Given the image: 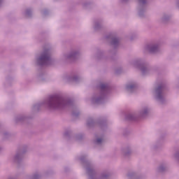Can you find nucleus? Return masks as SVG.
<instances>
[{
    "instance_id": "nucleus-1",
    "label": "nucleus",
    "mask_w": 179,
    "mask_h": 179,
    "mask_svg": "<svg viewBox=\"0 0 179 179\" xmlns=\"http://www.w3.org/2000/svg\"><path fill=\"white\" fill-rule=\"evenodd\" d=\"M70 106H73V101L71 99L61 94H53L46 100L35 104L33 108L34 111H40L41 108L46 107L50 111H55V110H64Z\"/></svg>"
},
{
    "instance_id": "nucleus-2",
    "label": "nucleus",
    "mask_w": 179,
    "mask_h": 179,
    "mask_svg": "<svg viewBox=\"0 0 179 179\" xmlns=\"http://www.w3.org/2000/svg\"><path fill=\"white\" fill-rule=\"evenodd\" d=\"M99 93L95 94L92 99L93 104H103L107 101L108 93L111 92V87L107 83H101L98 86Z\"/></svg>"
},
{
    "instance_id": "nucleus-3",
    "label": "nucleus",
    "mask_w": 179,
    "mask_h": 179,
    "mask_svg": "<svg viewBox=\"0 0 179 179\" xmlns=\"http://www.w3.org/2000/svg\"><path fill=\"white\" fill-rule=\"evenodd\" d=\"M80 162H81L83 167L86 170V173L88 176V179H98L99 176L94 170V166L92 163L86 159V155H82L80 159Z\"/></svg>"
},
{
    "instance_id": "nucleus-4",
    "label": "nucleus",
    "mask_w": 179,
    "mask_h": 179,
    "mask_svg": "<svg viewBox=\"0 0 179 179\" xmlns=\"http://www.w3.org/2000/svg\"><path fill=\"white\" fill-rule=\"evenodd\" d=\"M36 64L39 66H48L52 64L51 58V50L50 49H44L40 56L36 58Z\"/></svg>"
},
{
    "instance_id": "nucleus-5",
    "label": "nucleus",
    "mask_w": 179,
    "mask_h": 179,
    "mask_svg": "<svg viewBox=\"0 0 179 179\" xmlns=\"http://www.w3.org/2000/svg\"><path fill=\"white\" fill-rule=\"evenodd\" d=\"M133 64L136 68L140 69L143 76L149 75V73H150V66L148 62L142 59H136L133 62Z\"/></svg>"
},
{
    "instance_id": "nucleus-6",
    "label": "nucleus",
    "mask_w": 179,
    "mask_h": 179,
    "mask_svg": "<svg viewBox=\"0 0 179 179\" xmlns=\"http://www.w3.org/2000/svg\"><path fill=\"white\" fill-rule=\"evenodd\" d=\"M165 90H166V85L164 84L159 85L157 87L155 88V99L159 103H161V104H164V102L166 101V99L163 96V94L164 93Z\"/></svg>"
},
{
    "instance_id": "nucleus-7",
    "label": "nucleus",
    "mask_w": 179,
    "mask_h": 179,
    "mask_svg": "<svg viewBox=\"0 0 179 179\" xmlns=\"http://www.w3.org/2000/svg\"><path fill=\"white\" fill-rule=\"evenodd\" d=\"M106 39L108 41L112 47L115 50L117 49L118 45H120V38L117 37V35L114 34H110L106 36Z\"/></svg>"
},
{
    "instance_id": "nucleus-8",
    "label": "nucleus",
    "mask_w": 179,
    "mask_h": 179,
    "mask_svg": "<svg viewBox=\"0 0 179 179\" xmlns=\"http://www.w3.org/2000/svg\"><path fill=\"white\" fill-rule=\"evenodd\" d=\"M138 2V16L143 17L144 13L146 12V8L148 6V0H137Z\"/></svg>"
},
{
    "instance_id": "nucleus-9",
    "label": "nucleus",
    "mask_w": 179,
    "mask_h": 179,
    "mask_svg": "<svg viewBox=\"0 0 179 179\" xmlns=\"http://www.w3.org/2000/svg\"><path fill=\"white\" fill-rule=\"evenodd\" d=\"M25 153L26 149L20 150V151H18L13 157L14 163H16L17 164H20V163H22V161L23 160V155Z\"/></svg>"
},
{
    "instance_id": "nucleus-10",
    "label": "nucleus",
    "mask_w": 179,
    "mask_h": 179,
    "mask_svg": "<svg viewBox=\"0 0 179 179\" xmlns=\"http://www.w3.org/2000/svg\"><path fill=\"white\" fill-rule=\"evenodd\" d=\"M79 55H80L79 51L73 50L69 55H64V57L68 61H71V62H74V61H76V59L79 58Z\"/></svg>"
},
{
    "instance_id": "nucleus-11",
    "label": "nucleus",
    "mask_w": 179,
    "mask_h": 179,
    "mask_svg": "<svg viewBox=\"0 0 179 179\" xmlns=\"http://www.w3.org/2000/svg\"><path fill=\"white\" fill-rule=\"evenodd\" d=\"M147 50L151 54H155V52H159V45L157 44L148 45L147 46Z\"/></svg>"
},
{
    "instance_id": "nucleus-12",
    "label": "nucleus",
    "mask_w": 179,
    "mask_h": 179,
    "mask_svg": "<svg viewBox=\"0 0 179 179\" xmlns=\"http://www.w3.org/2000/svg\"><path fill=\"white\" fill-rule=\"evenodd\" d=\"M136 89H138V85L136 83L127 84L126 85V90L129 93H134Z\"/></svg>"
},
{
    "instance_id": "nucleus-13",
    "label": "nucleus",
    "mask_w": 179,
    "mask_h": 179,
    "mask_svg": "<svg viewBox=\"0 0 179 179\" xmlns=\"http://www.w3.org/2000/svg\"><path fill=\"white\" fill-rule=\"evenodd\" d=\"M127 177L129 179H143L142 176H136V173L134 172H130L127 174Z\"/></svg>"
},
{
    "instance_id": "nucleus-14",
    "label": "nucleus",
    "mask_w": 179,
    "mask_h": 179,
    "mask_svg": "<svg viewBox=\"0 0 179 179\" xmlns=\"http://www.w3.org/2000/svg\"><path fill=\"white\" fill-rule=\"evenodd\" d=\"M41 175H40L38 172H36L33 175L27 176L25 179H41Z\"/></svg>"
},
{
    "instance_id": "nucleus-15",
    "label": "nucleus",
    "mask_w": 179,
    "mask_h": 179,
    "mask_svg": "<svg viewBox=\"0 0 179 179\" xmlns=\"http://www.w3.org/2000/svg\"><path fill=\"white\" fill-rule=\"evenodd\" d=\"M98 125L101 128V129H104V128L107 127V120L101 119L97 122Z\"/></svg>"
},
{
    "instance_id": "nucleus-16",
    "label": "nucleus",
    "mask_w": 179,
    "mask_h": 179,
    "mask_svg": "<svg viewBox=\"0 0 179 179\" xmlns=\"http://www.w3.org/2000/svg\"><path fill=\"white\" fill-rule=\"evenodd\" d=\"M125 119L127 121H136V116H135L134 114L129 113L126 115Z\"/></svg>"
},
{
    "instance_id": "nucleus-17",
    "label": "nucleus",
    "mask_w": 179,
    "mask_h": 179,
    "mask_svg": "<svg viewBox=\"0 0 179 179\" xmlns=\"http://www.w3.org/2000/svg\"><path fill=\"white\" fill-rule=\"evenodd\" d=\"M87 125L89 128H92V127H94V125H96V122L94 121L92 117H89L87 120Z\"/></svg>"
},
{
    "instance_id": "nucleus-18",
    "label": "nucleus",
    "mask_w": 179,
    "mask_h": 179,
    "mask_svg": "<svg viewBox=\"0 0 179 179\" xmlns=\"http://www.w3.org/2000/svg\"><path fill=\"white\" fill-rule=\"evenodd\" d=\"M122 153L124 157H128V156L131 155V148H129V147L124 148L122 150Z\"/></svg>"
},
{
    "instance_id": "nucleus-19",
    "label": "nucleus",
    "mask_w": 179,
    "mask_h": 179,
    "mask_svg": "<svg viewBox=\"0 0 179 179\" xmlns=\"http://www.w3.org/2000/svg\"><path fill=\"white\" fill-rule=\"evenodd\" d=\"M149 113V109L148 108H144L142 110L140 111V117L144 118L146 117Z\"/></svg>"
},
{
    "instance_id": "nucleus-20",
    "label": "nucleus",
    "mask_w": 179,
    "mask_h": 179,
    "mask_svg": "<svg viewBox=\"0 0 179 179\" xmlns=\"http://www.w3.org/2000/svg\"><path fill=\"white\" fill-rule=\"evenodd\" d=\"M94 29L96 31H97V30H100V29H101V21H95Z\"/></svg>"
},
{
    "instance_id": "nucleus-21",
    "label": "nucleus",
    "mask_w": 179,
    "mask_h": 179,
    "mask_svg": "<svg viewBox=\"0 0 179 179\" xmlns=\"http://www.w3.org/2000/svg\"><path fill=\"white\" fill-rule=\"evenodd\" d=\"M26 120V117L23 115H18L15 117V122H23Z\"/></svg>"
},
{
    "instance_id": "nucleus-22",
    "label": "nucleus",
    "mask_w": 179,
    "mask_h": 179,
    "mask_svg": "<svg viewBox=\"0 0 179 179\" xmlns=\"http://www.w3.org/2000/svg\"><path fill=\"white\" fill-rule=\"evenodd\" d=\"M167 171V166L165 165H161L158 168V172L159 173H166Z\"/></svg>"
},
{
    "instance_id": "nucleus-23",
    "label": "nucleus",
    "mask_w": 179,
    "mask_h": 179,
    "mask_svg": "<svg viewBox=\"0 0 179 179\" xmlns=\"http://www.w3.org/2000/svg\"><path fill=\"white\" fill-rule=\"evenodd\" d=\"M70 80H72V82H75L76 83H79V82H80V78L79 76H74L70 78Z\"/></svg>"
},
{
    "instance_id": "nucleus-24",
    "label": "nucleus",
    "mask_w": 179,
    "mask_h": 179,
    "mask_svg": "<svg viewBox=\"0 0 179 179\" xmlns=\"http://www.w3.org/2000/svg\"><path fill=\"white\" fill-rule=\"evenodd\" d=\"M99 179H108L110 178V173H102L101 176L99 178Z\"/></svg>"
},
{
    "instance_id": "nucleus-25",
    "label": "nucleus",
    "mask_w": 179,
    "mask_h": 179,
    "mask_svg": "<svg viewBox=\"0 0 179 179\" xmlns=\"http://www.w3.org/2000/svg\"><path fill=\"white\" fill-rule=\"evenodd\" d=\"M173 157H175L176 160L179 162V148L175 149V153L173 155Z\"/></svg>"
},
{
    "instance_id": "nucleus-26",
    "label": "nucleus",
    "mask_w": 179,
    "mask_h": 179,
    "mask_svg": "<svg viewBox=\"0 0 179 179\" xmlns=\"http://www.w3.org/2000/svg\"><path fill=\"white\" fill-rule=\"evenodd\" d=\"M94 142L95 145H102V143L104 142V139L98 138Z\"/></svg>"
},
{
    "instance_id": "nucleus-27",
    "label": "nucleus",
    "mask_w": 179,
    "mask_h": 179,
    "mask_svg": "<svg viewBox=\"0 0 179 179\" xmlns=\"http://www.w3.org/2000/svg\"><path fill=\"white\" fill-rule=\"evenodd\" d=\"M31 13H32L31 9V8H28L25 11V16L27 17H31Z\"/></svg>"
},
{
    "instance_id": "nucleus-28",
    "label": "nucleus",
    "mask_w": 179,
    "mask_h": 179,
    "mask_svg": "<svg viewBox=\"0 0 179 179\" xmlns=\"http://www.w3.org/2000/svg\"><path fill=\"white\" fill-rule=\"evenodd\" d=\"M170 17H171V16L164 14L162 17V22H168V20H170Z\"/></svg>"
},
{
    "instance_id": "nucleus-29",
    "label": "nucleus",
    "mask_w": 179,
    "mask_h": 179,
    "mask_svg": "<svg viewBox=\"0 0 179 179\" xmlns=\"http://www.w3.org/2000/svg\"><path fill=\"white\" fill-rule=\"evenodd\" d=\"M80 114V113L79 112V110H73L72 113L73 117H79Z\"/></svg>"
},
{
    "instance_id": "nucleus-30",
    "label": "nucleus",
    "mask_w": 179,
    "mask_h": 179,
    "mask_svg": "<svg viewBox=\"0 0 179 179\" xmlns=\"http://www.w3.org/2000/svg\"><path fill=\"white\" fill-rule=\"evenodd\" d=\"M72 134V131H66L64 133L65 138H69L71 136V134Z\"/></svg>"
},
{
    "instance_id": "nucleus-31",
    "label": "nucleus",
    "mask_w": 179,
    "mask_h": 179,
    "mask_svg": "<svg viewBox=\"0 0 179 179\" xmlns=\"http://www.w3.org/2000/svg\"><path fill=\"white\" fill-rule=\"evenodd\" d=\"M83 138V134H78L76 136V139L77 141H82Z\"/></svg>"
},
{
    "instance_id": "nucleus-32",
    "label": "nucleus",
    "mask_w": 179,
    "mask_h": 179,
    "mask_svg": "<svg viewBox=\"0 0 179 179\" xmlns=\"http://www.w3.org/2000/svg\"><path fill=\"white\" fill-rule=\"evenodd\" d=\"M43 16H47V15H48V10L45 9L43 12Z\"/></svg>"
},
{
    "instance_id": "nucleus-33",
    "label": "nucleus",
    "mask_w": 179,
    "mask_h": 179,
    "mask_svg": "<svg viewBox=\"0 0 179 179\" xmlns=\"http://www.w3.org/2000/svg\"><path fill=\"white\" fill-rule=\"evenodd\" d=\"M3 136H4V138H8V136H9V134L8 132H4Z\"/></svg>"
},
{
    "instance_id": "nucleus-34",
    "label": "nucleus",
    "mask_w": 179,
    "mask_h": 179,
    "mask_svg": "<svg viewBox=\"0 0 179 179\" xmlns=\"http://www.w3.org/2000/svg\"><path fill=\"white\" fill-rule=\"evenodd\" d=\"M89 5H90V3H85L83 4V6H84V8H87V6H89Z\"/></svg>"
},
{
    "instance_id": "nucleus-35",
    "label": "nucleus",
    "mask_w": 179,
    "mask_h": 179,
    "mask_svg": "<svg viewBox=\"0 0 179 179\" xmlns=\"http://www.w3.org/2000/svg\"><path fill=\"white\" fill-rule=\"evenodd\" d=\"M121 73V70H116L115 71V73H117L118 75V73Z\"/></svg>"
},
{
    "instance_id": "nucleus-36",
    "label": "nucleus",
    "mask_w": 179,
    "mask_h": 179,
    "mask_svg": "<svg viewBox=\"0 0 179 179\" xmlns=\"http://www.w3.org/2000/svg\"><path fill=\"white\" fill-rule=\"evenodd\" d=\"M3 2V0H0V5H2Z\"/></svg>"
},
{
    "instance_id": "nucleus-37",
    "label": "nucleus",
    "mask_w": 179,
    "mask_h": 179,
    "mask_svg": "<svg viewBox=\"0 0 179 179\" xmlns=\"http://www.w3.org/2000/svg\"><path fill=\"white\" fill-rule=\"evenodd\" d=\"M99 55H100V57H102L103 52H99Z\"/></svg>"
},
{
    "instance_id": "nucleus-38",
    "label": "nucleus",
    "mask_w": 179,
    "mask_h": 179,
    "mask_svg": "<svg viewBox=\"0 0 179 179\" xmlns=\"http://www.w3.org/2000/svg\"><path fill=\"white\" fill-rule=\"evenodd\" d=\"M122 2H128V0H122Z\"/></svg>"
},
{
    "instance_id": "nucleus-39",
    "label": "nucleus",
    "mask_w": 179,
    "mask_h": 179,
    "mask_svg": "<svg viewBox=\"0 0 179 179\" xmlns=\"http://www.w3.org/2000/svg\"><path fill=\"white\" fill-rule=\"evenodd\" d=\"M98 59H100V57H98Z\"/></svg>"
},
{
    "instance_id": "nucleus-40",
    "label": "nucleus",
    "mask_w": 179,
    "mask_h": 179,
    "mask_svg": "<svg viewBox=\"0 0 179 179\" xmlns=\"http://www.w3.org/2000/svg\"><path fill=\"white\" fill-rule=\"evenodd\" d=\"M65 171H68V170L65 169Z\"/></svg>"
},
{
    "instance_id": "nucleus-41",
    "label": "nucleus",
    "mask_w": 179,
    "mask_h": 179,
    "mask_svg": "<svg viewBox=\"0 0 179 179\" xmlns=\"http://www.w3.org/2000/svg\"><path fill=\"white\" fill-rule=\"evenodd\" d=\"M0 150H1V147H0Z\"/></svg>"
}]
</instances>
